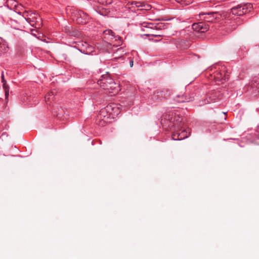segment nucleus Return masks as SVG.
Returning <instances> with one entry per match:
<instances>
[{
  "instance_id": "obj_1",
  "label": "nucleus",
  "mask_w": 259,
  "mask_h": 259,
  "mask_svg": "<svg viewBox=\"0 0 259 259\" xmlns=\"http://www.w3.org/2000/svg\"><path fill=\"white\" fill-rule=\"evenodd\" d=\"M23 17L29 22L32 26L39 27L41 23V19L36 13H32L31 11H25L23 13Z\"/></svg>"
},
{
  "instance_id": "obj_2",
  "label": "nucleus",
  "mask_w": 259,
  "mask_h": 259,
  "mask_svg": "<svg viewBox=\"0 0 259 259\" xmlns=\"http://www.w3.org/2000/svg\"><path fill=\"white\" fill-rule=\"evenodd\" d=\"M252 9V6L250 3L242 4L232 8L231 12L233 15L242 16L249 12Z\"/></svg>"
},
{
  "instance_id": "obj_3",
  "label": "nucleus",
  "mask_w": 259,
  "mask_h": 259,
  "mask_svg": "<svg viewBox=\"0 0 259 259\" xmlns=\"http://www.w3.org/2000/svg\"><path fill=\"white\" fill-rule=\"evenodd\" d=\"M120 107L114 103H111L108 105L104 109L100 111V115H102L105 112L109 114V115L116 116L120 113Z\"/></svg>"
},
{
  "instance_id": "obj_4",
  "label": "nucleus",
  "mask_w": 259,
  "mask_h": 259,
  "mask_svg": "<svg viewBox=\"0 0 259 259\" xmlns=\"http://www.w3.org/2000/svg\"><path fill=\"white\" fill-rule=\"evenodd\" d=\"M108 79V83L110 85L109 88L108 85H103V89L106 91L107 93L111 94V96L115 95L119 91V85L115 83L111 78H109Z\"/></svg>"
},
{
  "instance_id": "obj_5",
  "label": "nucleus",
  "mask_w": 259,
  "mask_h": 259,
  "mask_svg": "<svg viewBox=\"0 0 259 259\" xmlns=\"http://www.w3.org/2000/svg\"><path fill=\"white\" fill-rule=\"evenodd\" d=\"M192 29L196 32L204 33L209 29V25L203 22L194 23Z\"/></svg>"
},
{
  "instance_id": "obj_6",
  "label": "nucleus",
  "mask_w": 259,
  "mask_h": 259,
  "mask_svg": "<svg viewBox=\"0 0 259 259\" xmlns=\"http://www.w3.org/2000/svg\"><path fill=\"white\" fill-rule=\"evenodd\" d=\"M190 135L189 130H184L179 131L172 135V138L174 140H181L187 138Z\"/></svg>"
},
{
  "instance_id": "obj_7",
  "label": "nucleus",
  "mask_w": 259,
  "mask_h": 259,
  "mask_svg": "<svg viewBox=\"0 0 259 259\" xmlns=\"http://www.w3.org/2000/svg\"><path fill=\"white\" fill-rule=\"evenodd\" d=\"M133 8H137L138 10L148 11L151 9V6L148 4H145L140 2H134L132 3Z\"/></svg>"
},
{
  "instance_id": "obj_8",
  "label": "nucleus",
  "mask_w": 259,
  "mask_h": 259,
  "mask_svg": "<svg viewBox=\"0 0 259 259\" xmlns=\"http://www.w3.org/2000/svg\"><path fill=\"white\" fill-rule=\"evenodd\" d=\"M109 78L110 77L108 75H103L102 76V78L98 80V84L100 85L103 88V85H108V88H109L110 85L108 83V81H109Z\"/></svg>"
},
{
  "instance_id": "obj_9",
  "label": "nucleus",
  "mask_w": 259,
  "mask_h": 259,
  "mask_svg": "<svg viewBox=\"0 0 259 259\" xmlns=\"http://www.w3.org/2000/svg\"><path fill=\"white\" fill-rule=\"evenodd\" d=\"M165 94L164 91H157L154 93V98L161 100L162 98L165 97Z\"/></svg>"
},
{
  "instance_id": "obj_10",
  "label": "nucleus",
  "mask_w": 259,
  "mask_h": 259,
  "mask_svg": "<svg viewBox=\"0 0 259 259\" xmlns=\"http://www.w3.org/2000/svg\"><path fill=\"white\" fill-rule=\"evenodd\" d=\"M174 100L179 103H183L185 102H189L185 97L183 96L178 95L175 98Z\"/></svg>"
},
{
  "instance_id": "obj_11",
  "label": "nucleus",
  "mask_w": 259,
  "mask_h": 259,
  "mask_svg": "<svg viewBox=\"0 0 259 259\" xmlns=\"http://www.w3.org/2000/svg\"><path fill=\"white\" fill-rule=\"evenodd\" d=\"M209 15L212 16L213 19H214V20H219L221 18L223 19V17H221V13H218L217 12L208 13V15Z\"/></svg>"
},
{
  "instance_id": "obj_12",
  "label": "nucleus",
  "mask_w": 259,
  "mask_h": 259,
  "mask_svg": "<svg viewBox=\"0 0 259 259\" xmlns=\"http://www.w3.org/2000/svg\"><path fill=\"white\" fill-rule=\"evenodd\" d=\"M201 15H206V16L204 17V19L205 20V21H206L207 22H213L214 21V19H213L212 16L211 15H208V13H202Z\"/></svg>"
},
{
  "instance_id": "obj_13",
  "label": "nucleus",
  "mask_w": 259,
  "mask_h": 259,
  "mask_svg": "<svg viewBox=\"0 0 259 259\" xmlns=\"http://www.w3.org/2000/svg\"><path fill=\"white\" fill-rule=\"evenodd\" d=\"M3 39L0 37V54L3 53L6 51L7 47L4 44H3Z\"/></svg>"
},
{
  "instance_id": "obj_14",
  "label": "nucleus",
  "mask_w": 259,
  "mask_h": 259,
  "mask_svg": "<svg viewBox=\"0 0 259 259\" xmlns=\"http://www.w3.org/2000/svg\"><path fill=\"white\" fill-rule=\"evenodd\" d=\"M215 77L217 80L218 81H222V80H226V79L227 78L225 75L224 76L222 73H217Z\"/></svg>"
},
{
  "instance_id": "obj_15",
  "label": "nucleus",
  "mask_w": 259,
  "mask_h": 259,
  "mask_svg": "<svg viewBox=\"0 0 259 259\" xmlns=\"http://www.w3.org/2000/svg\"><path fill=\"white\" fill-rule=\"evenodd\" d=\"M142 26L143 27H146V28H150L153 29L155 26V24L151 23H148V22H143L142 23Z\"/></svg>"
},
{
  "instance_id": "obj_16",
  "label": "nucleus",
  "mask_w": 259,
  "mask_h": 259,
  "mask_svg": "<svg viewBox=\"0 0 259 259\" xmlns=\"http://www.w3.org/2000/svg\"><path fill=\"white\" fill-rule=\"evenodd\" d=\"M55 95V93L53 91L50 92L47 95L45 96L46 102H47L51 99H53Z\"/></svg>"
},
{
  "instance_id": "obj_17",
  "label": "nucleus",
  "mask_w": 259,
  "mask_h": 259,
  "mask_svg": "<svg viewBox=\"0 0 259 259\" xmlns=\"http://www.w3.org/2000/svg\"><path fill=\"white\" fill-rule=\"evenodd\" d=\"M176 2L179 3H182V4L186 6L192 3V0H175Z\"/></svg>"
},
{
  "instance_id": "obj_18",
  "label": "nucleus",
  "mask_w": 259,
  "mask_h": 259,
  "mask_svg": "<svg viewBox=\"0 0 259 259\" xmlns=\"http://www.w3.org/2000/svg\"><path fill=\"white\" fill-rule=\"evenodd\" d=\"M231 14L228 12H223L221 13V17H223V19H230Z\"/></svg>"
},
{
  "instance_id": "obj_19",
  "label": "nucleus",
  "mask_w": 259,
  "mask_h": 259,
  "mask_svg": "<svg viewBox=\"0 0 259 259\" xmlns=\"http://www.w3.org/2000/svg\"><path fill=\"white\" fill-rule=\"evenodd\" d=\"M104 33L105 34V35H111L112 37H113L114 38L116 37V36H115L114 33L111 30H110V29L106 30L104 31Z\"/></svg>"
},
{
  "instance_id": "obj_20",
  "label": "nucleus",
  "mask_w": 259,
  "mask_h": 259,
  "mask_svg": "<svg viewBox=\"0 0 259 259\" xmlns=\"http://www.w3.org/2000/svg\"><path fill=\"white\" fill-rule=\"evenodd\" d=\"M166 25L163 23H159L156 25H155L154 28H156L157 29H164Z\"/></svg>"
},
{
  "instance_id": "obj_21",
  "label": "nucleus",
  "mask_w": 259,
  "mask_h": 259,
  "mask_svg": "<svg viewBox=\"0 0 259 259\" xmlns=\"http://www.w3.org/2000/svg\"><path fill=\"white\" fill-rule=\"evenodd\" d=\"M3 88H4V90H5V91H7V90L9 91V87L7 84V82L3 83Z\"/></svg>"
},
{
  "instance_id": "obj_22",
  "label": "nucleus",
  "mask_w": 259,
  "mask_h": 259,
  "mask_svg": "<svg viewBox=\"0 0 259 259\" xmlns=\"http://www.w3.org/2000/svg\"><path fill=\"white\" fill-rule=\"evenodd\" d=\"M1 77H2V81L3 83L4 82H6V80L5 79V78H4V72H2Z\"/></svg>"
},
{
  "instance_id": "obj_23",
  "label": "nucleus",
  "mask_w": 259,
  "mask_h": 259,
  "mask_svg": "<svg viewBox=\"0 0 259 259\" xmlns=\"http://www.w3.org/2000/svg\"><path fill=\"white\" fill-rule=\"evenodd\" d=\"M9 91L8 90H7V91H5V96L6 98H7L9 96Z\"/></svg>"
},
{
  "instance_id": "obj_24",
  "label": "nucleus",
  "mask_w": 259,
  "mask_h": 259,
  "mask_svg": "<svg viewBox=\"0 0 259 259\" xmlns=\"http://www.w3.org/2000/svg\"><path fill=\"white\" fill-rule=\"evenodd\" d=\"M133 64H134V61L133 60L131 61L130 62V67H132L133 66Z\"/></svg>"
},
{
  "instance_id": "obj_25",
  "label": "nucleus",
  "mask_w": 259,
  "mask_h": 259,
  "mask_svg": "<svg viewBox=\"0 0 259 259\" xmlns=\"http://www.w3.org/2000/svg\"><path fill=\"white\" fill-rule=\"evenodd\" d=\"M117 37L118 38V39L119 40V41H120V42H119L117 44L119 45V44H120V42H121V40H120V39H121V37H120V36H117Z\"/></svg>"
},
{
  "instance_id": "obj_26",
  "label": "nucleus",
  "mask_w": 259,
  "mask_h": 259,
  "mask_svg": "<svg viewBox=\"0 0 259 259\" xmlns=\"http://www.w3.org/2000/svg\"><path fill=\"white\" fill-rule=\"evenodd\" d=\"M121 50H122V49H121V48H120V49H118L117 51H120Z\"/></svg>"
}]
</instances>
